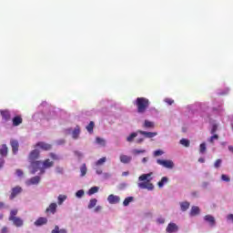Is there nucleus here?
Masks as SVG:
<instances>
[{
	"instance_id": "37",
	"label": "nucleus",
	"mask_w": 233,
	"mask_h": 233,
	"mask_svg": "<svg viewBox=\"0 0 233 233\" xmlns=\"http://www.w3.org/2000/svg\"><path fill=\"white\" fill-rule=\"evenodd\" d=\"M145 152H147V150H145V149H134L133 150L134 156H139V154H145Z\"/></svg>"
},
{
	"instance_id": "62",
	"label": "nucleus",
	"mask_w": 233,
	"mask_h": 233,
	"mask_svg": "<svg viewBox=\"0 0 233 233\" xmlns=\"http://www.w3.org/2000/svg\"><path fill=\"white\" fill-rule=\"evenodd\" d=\"M0 219H3V214L0 213Z\"/></svg>"
},
{
	"instance_id": "34",
	"label": "nucleus",
	"mask_w": 233,
	"mask_h": 233,
	"mask_svg": "<svg viewBox=\"0 0 233 233\" xmlns=\"http://www.w3.org/2000/svg\"><path fill=\"white\" fill-rule=\"evenodd\" d=\"M96 142L97 143V145H101V147H105V145H106V141L99 137L96 138Z\"/></svg>"
},
{
	"instance_id": "19",
	"label": "nucleus",
	"mask_w": 233,
	"mask_h": 233,
	"mask_svg": "<svg viewBox=\"0 0 233 233\" xmlns=\"http://www.w3.org/2000/svg\"><path fill=\"white\" fill-rule=\"evenodd\" d=\"M121 163H124V165H128L130 161H132V157L127 156V155H120L119 157Z\"/></svg>"
},
{
	"instance_id": "27",
	"label": "nucleus",
	"mask_w": 233,
	"mask_h": 233,
	"mask_svg": "<svg viewBox=\"0 0 233 233\" xmlns=\"http://www.w3.org/2000/svg\"><path fill=\"white\" fill-rule=\"evenodd\" d=\"M132 201H134V197H127L124 199L123 206L128 207V205H130V203H132Z\"/></svg>"
},
{
	"instance_id": "26",
	"label": "nucleus",
	"mask_w": 233,
	"mask_h": 233,
	"mask_svg": "<svg viewBox=\"0 0 233 233\" xmlns=\"http://www.w3.org/2000/svg\"><path fill=\"white\" fill-rule=\"evenodd\" d=\"M143 127H144V128H154L155 124H154V122H151L150 120H145Z\"/></svg>"
},
{
	"instance_id": "54",
	"label": "nucleus",
	"mask_w": 233,
	"mask_h": 233,
	"mask_svg": "<svg viewBox=\"0 0 233 233\" xmlns=\"http://www.w3.org/2000/svg\"><path fill=\"white\" fill-rule=\"evenodd\" d=\"M157 223H159L160 225H163V223H165V218H157Z\"/></svg>"
},
{
	"instance_id": "50",
	"label": "nucleus",
	"mask_w": 233,
	"mask_h": 233,
	"mask_svg": "<svg viewBox=\"0 0 233 233\" xmlns=\"http://www.w3.org/2000/svg\"><path fill=\"white\" fill-rule=\"evenodd\" d=\"M227 219H228V221H232V223H233V214L228 215Z\"/></svg>"
},
{
	"instance_id": "41",
	"label": "nucleus",
	"mask_w": 233,
	"mask_h": 233,
	"mask_svg": "<svg viewBox=\"0 0 233 233\" xmlns=\"http://www.w3.org/2000/svg\"><path fill=\"white\" fill-rule=\"evenodd\" d=\"M76 198H83L85 196V191L83 189L78 190L76 193Z\"/></svg>"
},
{
	"instance_id": "16",
	"label": "nucleus",
	"mask_w": 233,
	"mask_h": 233,
	"mask_svg": "<svg viewBox=\"0 0 233 233\" xmlns=\"http://www.w3.org/2000/svg\"><path fill=\"white\" fill-rule=\"evenodd\" d=\"M81 134V127L76 126L74 130L72 131V137L73 139H79V135Z\"/></svg>"
},
{
	"instance_id": "35",
	"label": "nucleus",
	"mask_w": 233,
	"mask_h": 233,
	"mask_svg": "<svg viewBox=\"0 0 233 233\" xmlns=\"http://www.w3.org/2000/svg\"><path fill=\"white\" fill-rule=\"evenodd\" d=\"M15 216H17V209H12L10 211L9 221L14 219L15 218H17Z\"/></svg>"
},
{
	"instance_id": "57",
	"label": "nucleus",
	"mask_w": 233,
	"mask_h": 233,
	"mask_svg": "<svg viewBox=\"0 0 233 233\" xmlns=\"http://www.w3.org/2000/svg\"><path fill=\"white\" fill-rule=\"evenodd\" d=\"M228 148L229 152H232V154H233V146H228Z\"/></svg>"
},
{
	"instance_id": "14",
	"label": "nucleus",
	"mask_w": 233,
	"mask_h": 233,
	"mask_svg": "<svg viewBox=\"0 0 233 233\" xmlns=\"http://www.w3.org/2000/svg\"><path fill=\"white\" fill-rule=\"evenodd\" d=\"M0 114H1L2 119H4V121H10V119L12 117L10 115V111H8L7 109L0 110Z\"/></svg>"
},
{
	"instance_id": "24",
	"label": "nucleus",
	"mask_w": 233,
	"mask_h": 233,
	"mask_svg": "<svg viewBox=\"0 0 233 233\" xmlns=\"http://www.w3.org/2000/svg\"><path fill=\"white\" fill-rule=\"evenodd\" d=\"M137 134H139L137 131L131 133L127 137V143H132L134 141V139H136V137L137 136Z\"/></svg>"
},
{
	"instance_id": "32",
	"label": "nucleus",
	"mask_w": 233,
	"mask_h": 233,
	"mask_svg": "<svg viewBox=\"0 0 233 233\" xmlns=\"http://www.w3.org/2000/svg\"><path fill=\"white\" fill-rule=\"evenodd\" d=\"M66 195H59L58 196V205H63V203H65V201H66Z\"/></svg>"
},
{
	"instance_id": "51",
	"label": "nucleus",
	"mask_w": 233,
	"mask_h": 233,
	"mask_svg": "<svg viewBox=\"0 0 233 233\" xmlns=\"http://www.w3.org/2000/svg\"><path fill=\"white\" fill-rule=\"evenodd\" d=\"M51 233H59V226H56Z\"/></svg>"
},
{
	"instance_id": "40",
	"label": "nucleus",
	"mask_w": 233,
	"mask_h": 233,
	"mask_svg": "<svg viewBox=\"0 0 233 233\" xmlns=\"http://www.w3.org/2000/svg\"><path fill=\"white\" fill-rule=\"evenodd\" d=\"M221 163L222 160L220 158L217 159L214 164L215 168H219V167H221Z\"/></svg>"
},
{
	"instance_id": "53",
	"label": "nucleus",
	"mask_w": 233,
	"mask_h": 233,
	"mask_svg": "<svg viewBox=\"0 0 233 233\" xmlns=\"http://www.w3.org/2000/svg\"><path fill=\"white\" fill-rule=\"evenodd\" d=\"M103 209V207H101V206H96V208H95V212H100V210H102Z\"/></svg>"
},
{
	"instance_id": "2",
	"label": "nucleus",
	"mask_w": 233,
	"mask_h": 233,
	"mask_svg": "<svg viewBox=\"0 0 233 233\" xmlns=\"http://www.w3.org/2000/svg\"><path fill=\"white\" fill-rule=\"evenodd\" d=\"M152 173L143 174L138 177V181H144L142 183H138L139 188L152 190L154 188V184L150 183L152 181Z\"/></svg>"
},
{
	"instance_id": "5",
	"label": "nucleus",
	"mask_w": 233,
	"mask_h": 233,
	"mask_svg": "<svg viewBox=\"0 0 233 233\" xmlns=\"http://www.w3.org/2000/svg\"><path fill=\"white\" fill-rule=\"evenodd\" d=\"M39 154L40 153L38 149H34L29 153L28 159L31 163V166L32 163H35V159H39Z\"/></svg>"
},
{
	"instance_id": "60",
	"label": "nucleus",
	"mask_w": 233,
	"mask_h": 233,
	"mask_svg": "<svg viewBox=\"0 0 233 233\" xmlns=\"http://www.w3.org/2000/svg\"><path fill=\"white\" fill-rule=\"evenodd\" d=\"M3 207H5V203L0 202V208H3Z\"/></svg>"
},
{
	"instance_id": "13",
	"label": "nucleus",
	"mask_w": 233,
	"mask_h": 233,
	"mask_svg": "<svg viewBox=\"0 0 233 233\" xmlns=\"http://www.w3.org/2000/svg\"><path fill=\"white\" fill-rule=\"evenodd\" d=\"M48 223V218L45 217H40L35 221V227H43V225H46Z\"/></svg>"
},
{
	"instance_id": "47",
	"label": "nucleus",
	"mask_w": 233,
	"mask_h": 233,
	"mask_svg": "<svg viewBox=\"0 0 233 233\" xmlns=\"http://www.w3.org/2000/svg\"><path fill=\"white\" fill-rule=\"evenodd\" d=\"M23 170H21V169H16V175L18 176V177H23Z\"/></svg>"
},
{
	"instance_id": "8",
	"label": "nucleus",
	"mask_w": 233,
	"mask_h": 233,
	"mask_svg": "<svg viewBox=\"0 0 233 233\" xmlns=\"http://www.w3.org/2000/svg\"><path fill=\"white\" fill-rule=\"evenodd\" d=\"M21 192H23V187L19 186L13 187L9 198L15 199L16 196H19V194H21Z\"/></svg>"
},
{
	"instance_id": "45",
	"label": "nucleus",
	"mask_w": 233,
	"mask_h": 233,
	"mask_svg": "<svg viewBox=\"0 0 233 233\" xmlns=\"http://www.w3.org/2000/svg\"><path fill=\"white\" fill-rule=\"evenodd\" d=\"M210 132L211 134H216V132H218V126L213 125Z\"/></svg>"
},
{
	"instance_id": "25",
	"label": "nucleus",
	"mask_w": 233,
	"mask_h": 233,
	"mask_svg": "<svg viewBox=\"0 0 233 233\" xmlns=\"http://www.w3.org/2000/svg\"><path fill=\"white\" fill-rule=\"evenodd\" d=\"M199 214V207L193 206L190 210V216H198Z\"/></svg>"
},
{
	"instance_id": "38",
	"label": "nucleus",
	"mask_w": 233,
	"mask_h": 233,
	"mask_svg": "<svg viewBox=\"0 0 233 233\" xmlns=\"http://www.w3.org/2000/svg\"><path fill=\"white\" fill-rule=\"evenodd\" d=\"M163 154H165V152H164L163 150H161V149H157V150H156V151L154 152L155 157H159V156H163Z\"/></svg>"
},
{
	"instance_id": "36",
	"label": "nucleus",
	"mask_w": 233,
	"mask_h": 233,
	"mask_svg": "<svg viewBox=\"0 0 233 233\" xmlns=\"http://www.w3.org/2000/svg\"><path fill=\"white\" fill-rule=\"evenodd\" d=\"M199 152L200 154H205V152H207V144L205 143L200 144Z\"/></svg>"
},
{
	"instance_id": "6",
	"label": "nucleus",
	"mask_w": 233,
	"mask_h": 233,
	"mask_svg": "<svg viewBox=\"0 0 233 233\" xmlns=\"http://www.w3.org/2000/svg\"><path fill=\"white\" fill-rule=\"evenodd\" d=\"M35 148H41V150H52V145L46 142H38L35 146Z\"/></svg>"
},
{
	"instance_id": "18",
	"label": "nucleus",
	"mask_w": 233,
	"mask_h": 233,
	"mask_svg": "<svg viewBox=\"0 0 233 233\" xmlns=\"http://www.w3.org/2000/svg\"><path fill=\"white\" fill-rule=\"evenodd\" d=\"M0 156H2V157H6V156H8V147L6 146V144L1 146Z\"/></svg>"
},
{
	"instance_id": "20",
	"label": "nucleus",
	"mask_w": 233,
	"mask_h": 233,
	"mask_svg": "<svg viewBox=\"0 0 233 233\" xmlns=\"http://www.w3.org/2000/svg\"><path fill=\"white\" fill-rule=\"evenodd\" d=\"M21 124H23V117L21 116H16L13 118V127H19Z\"/></svg>"
},
{
	"instance_id": "52",
	"label": "nucleus",
	"mask_w": 233,
	"mask_h": 233,
	"mask_svg": "<svg viewBox=\"0 0 233 233\" xmlns=\"http://www.w3.org/2000/svg\"><path fill=\"white\" fill-rule=\"evenodd\" d=\"M4 165H5V158L0 157V168H3Z\"/></svg>"
},
{
	"instance_id": "15",
	"label": "nucleus",
	"mask_w": 233,
	"mask_h": 233,
	"mask_svg": "<svg viewBox=\"0 0 233 233\" xmlns=\"http://www.w3.org/2000/svg\"><path fill=\"white\" fill-rule=\"evenodd\" d=\"M57 210V204L51 203L48 208H46V214H55Z\"/></svg>"
},
{
	"instance_id": "33",
	"label": "nucleus",
	"mask_w": 233,
	"mask_h": 233,
	"mask_svg": "<svg viewBox=\"0 0 233 233\" xmlns=\"http://www.w3.org/2000/svg\"><path fill=\"white\" fill-rule=\"evenodd\" d=\"M96 205H97V200L96 198H92L89 201V204L87 206V208H94V207H96Z\"/></svg>"
},
{
	"instance_id": "17",
	"label": "nucleus",
	"mask_w": 233,
	"mask_h": 233,
	"mask_svg": "<svg viewBox=\"0 0 233 233\" xmlns=\"http://www.w3.org/2000/svg\"><path fill=\"white\" fill-rule=\"evenodd\" d=\"M205 221H208L209 223L210 227H215L216 226V218L210 215H206L204 217Z\"/></svg>"
},
{
	"instance_id": "56",
	"label": "nucleus",
	"mask_w": 233,
	"mask_h": 233,
	"mask_svg": "<svg viewBox=\"0 0 233 233\" xmlns=\"http://www.w3.org/2000/svg\"><path fill=\"white\" fill-rule=\"evenodd\" d=\"M198 163H205V158L203 157L198 158Z\"/></svg>"
},
{
	"instance_id": "29",
	"label": "nucleus",
	"mask_w": 233,
	"mask_h": 233,
	"mask_svg": "<svg viewBox=\"0 0 233 233\" xmlns=\"http://www.w3.org/2000/svg\"><path fill=\"white\" fill-rule=\"evenodd\" d=\"M97 192H99V187H93L88 190L87 194H88V196H94V194H97Z\"/></svg>"
},
{
	"instance_id": "28",
	"label": "nucleus",
	"mask_w": 233,
	"mask_h": 233,
	"mask_svg": "<svg viewBox=\"0 0 233 233\" xmlns=\"http://www.w3.org/2000/svg\"><path fill=\"white\" fill-rule=\"evenodd\" d=\"M168 183V177H163L161 180L157 183L159 188H162V187H165V184Z\"/></svg>"
},
{
	"instance_id": "1",
	"label": "nucleus",
	"mask_w": 233,
	"mask_h": 233,
	"mask_svg": "<svg viewBox=\"0 0 233 233\" xmlns=\"http://www.w3.org/2000/svg\"><path fill=\"white\" fill-rule=\"evenodd\" d=\"M41 165L43 167H41ZM54 167V161H50V159H46L44 162L41 161H35L32 163V174H35L38 170H40V174H45L46 168H52Z\"/></svg>"
},
{
	"instance_id": "58",
	"label": "nucleus",
	"mask_w": 233,
	"mask_h": 233,
	"mask_svg": "<svg viewBox=\"0 0 233 233\" xmlns=\"http://www.w3.org/2000/svg\"><path fill=\"white\" fill-rule=\"evenodd\" d=\"M147 161H148V157L142 158V163H147Z\"/></svg>"
},
{
	"instance_id": "46",
	"label": "nucleus",
	"mask_w": 233,
	"mask_h": 233,
	"mask_svg": "<svg viewBox=\"0 0 233 233\" xmlns=\"http://www.w3.org/2000/svg\"><path fill=\"white\" fill-rule=\"evenodd\" d=\"M165 102L167 103V105H174V100L170 98H167Z\"/></svg>"
},
{
	"instance_id": "7",
	"label": "nucleus",
	"mask_w": 233,
	"mask_h": 233,
	"mask_svg": "<svg viewBox=\"0 0 233 233\" xmlns=\"http://www.w3.org/2000/svg\"><path fill=\"white\" fill-rule=\"evenodd\" d=\"M107 201L110 205H117L121 201V198L119 196L111 194L107 197Z\"/></svg>"
},
{
	"instance_id": "39",
	"label": "nucleus",
	"mask_w": 233,
	"mask_h": 233,
	"mask_svg": "<svg viewBox=\"0 0 233 233\" xmlns=\"http://www.w3.org/2000/svg\"><path fill=\"white\" fill-rule=\"evenodd\" d=\"M106 157L99 158V159L96 161V165L97 167H99L100 165H103V163H106Z\"/></svg>"
},
{
	"instance_id": "42",
	"label": "nucleus",
	"mask_w": 233,
	"mask_h": 233,
	"mask_svg": "<svg viewBox=\"0 0 233 233\" xmlns=\"http://www.w3.org/2000/svg\"><path fill=\"white\" fill-rule=\"evenodd\" d=\"M221 179L222 181H226L227 183L230 181V177L227 175H221Z\"/></svg>"
},
{
	"instance_id": "22",
	"label": "nucleus",
	"mask_w": 233,
	"mask_h": 233,
	"mask_svg": "<svg viewBox=\"0 0 233 233\" xmlns=\"http://www.w3.org/2000/svg\"><path fill=\"white\" fill-rule=\"evenodd\" d=\"M180 208L182 212H186V210H188V208H190V203H188L187 201L180 203Z\"/></svg>"
},
{
	"instance_id": "59",
	"label": "nucleus",
	"mask_w": 233,
	"mask_h": 233,
	"mask_svg": "<svg viewBox=\"0 0 233 233\" xmlns=\"http://www.w3.org/2000/svg\"><path fill=\"white\" fill-rule=\"evenodd\" d=\"M59 233H67V232H66V229L62 228V229H59Z\"/></svg>"
},
{
	"instance_id": "4",
	"label": "nucleus",
	"mask_w": 233,
	"mask_h": 233,
	"mask_svg": "<svg viewBox=\"0 0 233 233\" xmlns=\"http://www.w3.org/2000/svg\"><path fill=\"white\" fill-rule=\"evenodd\" d=\"M157 165H161V167H164L165 168H174V162L172 160L157 159Z\"/></svg>"
},
{
	"instance_id": "11",
	"label": "nucleus",
	"mask_w": 233,
	"mask_h": 233,
	"mask_svg": "<svg viewBox=\"0 0 233 233\" xmlns=\"http://www.w3.org/2000/svg\"><path fill=\"white\" fill-rule=\"evenodd\" d=\"M39 181H41V177L35 176L28 179L25 183L27 187H30V185H39Z\"/></svg>"
},
{
	"instance_id": "21",
	"label": "nucleus",
	"mask_w": 233,
	"mask_h": 233,
	"mask_svg": "<svg viewBox=\"0 0 233 233\" xmlns=\"http://www.w3.org/2000/svg\"><path fill=\"white\" fill-rule=\"evenodd\" d=\"M11 221H13V225H15V227H17V228L23 227L24 225L23 220L21 219V218H18V217L12 218Z\"/></svg>"
},
{
	"instance_id": "55",
	"label": "nucleus",
	"mask_w": 233,
	"mask_h": 233,
	"mask_svg": "<svg viewBox=\"0 0 233 233\" xmlns=\"http://www.w3.org/2000/svg\"><path fill=\"white\" fill-rule=\"evenodd\" d=\"M143 141H145V139H143V138H138V139L137 140V143L138 145H141V143H143Z\"/></svg>"
},
{
	"instance_id": "48",
	"label": "nucleus",
	"mask_w": 233,
	"mask_h": 233,
	"mask_svg": "<svg viewBox=\"0 0 233 233\" xmlns=\"http://www.w3.org/2000/svg\"><path fill=\"white\" fill-rule=\"evenodd\" d=\"M56 172L57 174H63V167H57L56 168Z\"/></svg>"
},
{
	"instance_id": "61",
	"label": "nucleus",
	"mask_w": 233,
	"mask_h": 233,
	"mask_svg": "<svg viewBox=\"0 0 233 233\" xmlns=\"http://www.w3.org/2000/svg\"><path fill=\"white\" fill-rule=\"evenodd\" d=\"M96 174H103V171L102 170H97Z\"/></svg>"
},
{
	"instance_id": "44",
	"label": "nucleus",
	"mask_w": 233,
	"mask_h": 233,
	"mask_svg": "<svg viewBox=\"0 0 233 233\" xmlns=\"http://www.w3.org/2000/svg\"><path fill=\"white\" fill-rule=\"evenodd\" d=\"M49 156H50V157L53 158L55 161H57V159H59V157H57V155H56L55 153H50Z\"/></svg>"
},
{
	"instance_id": "9",
	"label": "nucleus",
	"mask_w": 233,
	"mask_h": 233,
	"mask_svg": "<svg viewBox=\"0 0 233 233\" xmlns=\"http://www.w3.org/2000/svg\"><path fill=\"white\" fill-rule=\"evenodd\" d=\"M177 230H179V227H177V224L173 222L169 223L166 228V232L167 233H176Z\"/></svg>"
},
{
	"instance_id": "31",
	"label": "nucleus",
	"mask_w": 233,
	"mask_h": 233,
	"mask_svg": "<svg viewBox=\"0 0 233 233\" xmlns=\"http://www.w3.org/2000/svg\"><path fill=\"white\" fill-rule=\"evenodd\" d=\"M180 145H182L183 147H190V140L187 138H182L180 139Z\"/></svg>"
},
{
	"instance_id": "43",
	"label": "nucleus",
	"mask_w": 233,
	"mask_h": 233,
	"mask_svg": "<svg viewBox=\"0 0 233 233\" xmlns=\"http://www.w3.org/2000/svg\"><path fill=\"white\" fill-rule=\"evenodd\" d=\"M214 139H219V136L218 135H213L212 137H210L209 138V143H214Z\"/></svg>"
},
{
	"instance_id": "63",
	"label": "nucleus",
	"mask_w": 233,
	"mask_h": 233,
	"mask_svg": "<svg viewBox=\"0 0 233 233\" xmlns=\"http://www.w3.org/2000/svg\"><path fill=\"white\" fill-rule=\"evenodd\" d=\"M68 130V132H70L72 129H67Z\"/></svg>"
},
{
	"instance_id": "3",
	"label": "nucleus",
	"mask_w": 233,
	"mask_h": 233,
	"mask_svg": "<svg viewBox=\"0 0 233 233\" xmlns=\"http://www.w3.org/2000/svg\"><path fill=\"white\" fill-rule=\"evenodd\" d=\"M135 105L138 114H145V112H147V108L150 106V100L147 97H137Z\"/></svg>"
},
{
	"instance_id": "12",
	"label": "nucleus",
	"mask_w": 233,
	"mask_h": 233,
	"mask_svg": "<svg viewBox=\"0 0 233 233\" xmlns=\"http://www.w3.org/2000/svg\"><path fill=\"white\" fill-rule=\"evenodd\" d=\"M10 145L13 150V154H17V152H19V141L11 139Z\"/></svg>"
},
{
	"instance_id": "49",
	"label": "nucleus",
	"mask_w": 233,
	"mask_h": 233,
	"mask_svg": "<svg viewBox=\"0 0 233 233\" xmlns=\"http://www.w3.org/2000/svg\"><path fill=\"white\" fill-rule=\"evenodd\" d=\"M0 233H8V227H3Z\"/></svg>"
},
{
	"instance_id": "30",
	"label": "nucleus",
	"mask_w": 233,
	"mask_h": 233,
	"mask_svg": "<svg viewBox=\"0 0 233 233\" xmlns=\"http://www.w3.org/2000/svg\"><path fill=\"white\" fill-rule=\"evenodd\" d=\"M80 172H81V177H85V176H86V164H83L80 167Z\"/></svg>"
},
{
	"instance_id": "10",
	"label": "nucleus",
	"mask_w": 233,
	"mask_h": 233,
	"mask_svg": "<svg viewBox=\"0 0 233 233\" xmlns=\"http://www.w3.org/2000/svg\"><path fill=\"white\" fill-rule=\"evenodd\" d=\"M138 134H141V136H144V137H147L148 139H152V137H156L157 136V133L156 132H147L143 130H137Z\"/></svg>"
},
{
	"instance_id": "23",
	"label": "nucleus",
	"mask_w": 233,
	"mask_h": 233,
	"mask_svg": "<svg viewBox=\"0 0 233 233\" xmlns=\"http://www.w3.org/2000/svg\"><path fill=\"white\" fill-rule=\"evenodd\" d=\"M94 127H96V124L94 123V121H91L86 127V130L89 134H93L94 133Z\"/></svg>"
}]
</instances>
